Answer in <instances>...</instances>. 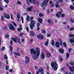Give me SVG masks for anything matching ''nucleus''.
Listing matches in <instances>:
<instances>
[{
  "mask_svg": "<svg viewBox=\"0 0 74 74\" xmlns=\"http://www.w3.org/2000/svg\"><path fill=\"white\" fill-rule=\"evenodd\" d=\"M6 37L7 38H9V35H6Z\"/></svg>",
  "mask_w": 74,
  "mask_h": 74,
  "instance_id": "nucleus-56",
  "label": "nucleus"
},
{
  "mask_svg": "<svg viewBox=\"0 0 74 74\" xmlns=\"http://www.w3.org/2000/svg\"><path fill=\"white\" fill-rule=\"evenodd\" d=\"M69 68L70 70V71H71L72 72H73V71H74V66H72V67H71V66H69Z\"/></svg>",
  "mask_w": 74,
  "mask_h": 74,
  "instance_id": "nucleus-9",
  "label": "nucleus"
},
{
  "mask_svg": "<svg viewBox=\"0 0 74 74\" xmlns=\"http://www.w3.org/2000/svg\"><path fill=\"white\" fill-rule=\"evenodd\" d=\"M23 35V33H21L20 34L19 36H22Z\"/></svg>",
  "mask_w": 74,
  "mask_h": 74,
  "instance_id": "nucleus-46",
  "label": "nucleus"
},
{
  "mask_svg": "<svg viewBox=\"0 0 74 74\" xmlns=\"http://www.w3.org/2000/svg\"><path fill=\"white\" fill-rule=\"evenodd\" d=\"M32 8H33V6H31L30 7H28L27 8V12L30 11H31L32 9Z\"/></svg>",
  "mask_w": 74,
  "mask_h": 74,
  "instance_id": "nucleus-12",
  "label": "nucleus"
},
{
  "mask_svg": "<svg viewBox=\"0 0 74 74\" xmlns=\"http://www.w3.org/2000/svg\"><path fill=\"white\" fill-rule=\"evenodd\" d=\"M9 27L10 30H15V27H14L12 24H9Z\"/></svg>",
  "mask_w": 74,
  "mask_h": 74,
  "instance_id": "nucleus-6",
  "label": "nucleus"
},
{
  "mask_svg": "<svg viewBox=\"0 0 74 74\" xmlns=\"http://www.w3.org/2000/svg\"><path fill=\"white\" fill-rule=\"evenodd\" d=\"M59 13V15H62V13H61V12H58Z\"/></svg>",
  "mask_w": 74,
  "mask_h": 74,
  "instance_id": "nucleus-64",
  "label": "nucleus"
},
{
  "mask_svg": "<svg viewBox=\"0 0 74 74\" xmlns=\"http://www.w3.org/2000/svg\"><path fill=\"white\" fill-rule=\"evenodd\" d=\"M32 2L33 3V4H35V0H34L32 1Z\"/></svg>",
  "mask_w": 74,
  "mask_h": 74,
  "instance_id": "nucleus-57",
  "label": "nucleus"
},
{
  "mask_svg": "<svg viewBox=\"0 0 74 74\" xmlns=\"http://www.w3.org/2000/svg\"><path fill=\"white\" fill-rule=\"evenodd\" d=\"M18 42L20 44H21V42L20 41V39L18 38Z\"/></svg>",
  "mask_w": 74,
  "mask_h": 74,
  "instance_id": "nucleus-42",
  "label": "nucleus"
},
{
  "mask_svg": "<svg viewBox=\"0 0 74 74\" xmlns=\"http://www.w3.org/2000/svg\"><path fill=\"white\" fill-rule=\"evenodd\" d=\"M38 38H40L41 39H44V37L43 35H41V34H40L39 35L37 36Z\"/></svg>",
  "mask_w": 74,
  "mask_h": 74,
  "instance_id": "nucleus-7",
  "label": "nucleus"
},
{
  "mask_svg": "<svg viewBox=\"0 0 74 74\" xmlns=\"http://www.w3.org/2000/svg\"><path fill=\"white\" fill-rule=\"evenodd\" d=\"M48 42H45V46H47V45H48Z\"/></svg>",
  "mask_w": 74,
  "mask_h": 74,
  "instance_id": "nucleus-40",
  "label": "nucleus"
},
{
  "mask_svg": "<svg viewBox=\"0 0 74 74\" xmlns=\"http://www.w3.org/2000/svg\"><path fill=\"white\" fill-rule=\"evenodd\" d=\"M42 33H46L45 31L44 30H43L42 31Z\"/></svg>",
  "mask_w": 74,
  "mask_h": 74,
  "instance_id": "nucleus-50",
  "label": "nucleus"
},
{
  "mask_svg": "<svg viewBox=\"0 0 74 74\" xmlns=\"http://www.w3.org/2000/svg\"><path fill=\"white\" fill-rule=\"evenodd\" d=\"M70 21L72 23H74V21L73 20V18H71L70 19Z\"/></svg>",
  "mask_w": 74,
  "mask_h": 74,
  "instance_id": "nucleus-33",
  "label": "nucleus"
},
{
  "mask_svg": "<svg viewBox=\"0 0 74 74\" xmlns=\"http://www.w3.org/2000/svg\"><path fill=\"white\" fill-rule=\"evenodd\" d=\"M18 39V37H16L15 38H12V39L13 40V41L15 42H17L16 40Z\"/></svg>",
  "mask_w": 74,
  "mask_h": 74,
  "instance_id": "nucleus-11",
  "label": "nucleus"
},
{
  "mask_svg": "<svg viewBox=\"0 0 74 74\" xmlns=\"http://www.w3.org/2000/svg\"><path fill=\"white\" fill-rule=\"evenodd\" d=\"M26 30H27L28 33L29 32V27H26Z\"/></svg>",
  "mask_w": 74,
  "mask_h": 74,
  "instance_id": "nucleus-35",
  "label": "nucleus"
},
{
  "mask_svg": "<svg viewBox=\"0 0 74 74\" xmlns=\"http://www.w3.org/2000/svg\"><path fill=\"white\" fill-rule=\"evenodd\" d=\"M49 1V0H45L44 2H43L41 4V6L43 7V6H46L48 4V2Z\"/></svg>",
  "mask_w": 74,
  "mask_h": 74,
  "instance_id": "nucleus-4",
  "label": "nucleus"
},
{
  "mask_svg": "<svg viewBox=\"0 0 74 74\" xmlns=\"http://www.w3.org/2000/svg\"><path fill=\"white\" fill-rule=\"evenodd\" d=\"M39 16L40 17H42V16H44V14L41 13H39Z\"/></svg>",
  "mask_w": 74,
  "mask_h": 74,
  "instance_id": "nucleus-23",
  "label": "nucleus"
},
{
  "mask_svg": "<svg viewBox=\"0 0 74 74\" xmlns=\"http://www.w3.org/2000/svg\"><path fill=\"white\" fill-rule=\"evenodd\" d=\"M21 19L22 21V23H23V17L21 16Z\"/></svg>",
  "mask_w": 74,
  "mask_h": 74,
  "instance_id": "nucleus-32",
  "label": "nucleus"
},
{
  "mask_svg": "<svg viewBox=\"0 0 74 74\" xmlns=\"http://www.w3.org/2000/svg\"><path fill=\"white\" fill-rule=\"evenodd\" d=\"M18 32H21L22 30V28H18Z\"/></svg>",
  "mask_w": 74,
  "mask_h": 74,
  "instance_id": "nucleus-24",
  "label": "nucleus"
},
{
  "mask_svg": "<svg viewBox=\"0 0 74 74\" xmlns=\"http://www.w3.org/2000/svg\"><path fill=\"white\" fill-rule=\"evenodd\" d=\"M30 18V17L29 16H27V21H29V19Z\"/></svg>",
  "mask_w": 74,
  "mask_h": 74,
  "instance_id": "nucleus-27",
  "label": "nucleus"
},
{
  "mask_svg": "<svg viewBox=\"0 0 74 74\" xmlns=\"http://www.w3.org/2000/svg\"><path fill=\"white\" fill-rule=\"evenodd\" d=\"M8 7V4H6L5 6V8H7Z\"/></svg>",
  "mask_w": 74,
  "mask_h": 74,
  "instance_id": "nucleus-59",
  "label": "nucleus"
},
{
  "mask_svg": "<svg viewBox=\"0 0 74 74\" xmlns=\"http://www.w3.org/2000/svg\"><path fill=\"white\" fill-rule=\"evenodd\" d=\"M18 4L19 5H21V2L20 1H18Z\"/></svg>",
  "mask_w": 74,
  "mask_h": 74,
  "instance_id": "nucleus-49",
  "label": "nucleus"
},
{
  "mask_svg": "<svg viewBox=\"0 0 74 74\" xmlns=\"http://www.w3.org/2000/svg\"><path fill=\"white\" fill-rule=\"evenodd\" d=\"M8 69H9V66H7L6 67V70L7 71L8 70Z\"/></svg>",
  "mask_w": 74,
  "mask_h": 74,
  "instance_id": "nucleus-31",
  "label": "nucleus"
},
{
  "mask_svg": "<svg viewBox=\"0 0 74 74\" xmlns=\"http://www.w3.org/2000/svg\"><path fill=\"white\" fill-rule=\"evenodd\" d=\"M30 41L31 42H33V39H31V40H30Z\"/></svg>",
  "mask_w": 74,
  "mask_h": 74,
  "instance_id": "nucleus-63",
  "label": "nucleus"
},
{
  "mask_svg": "<svg viewBox=\"0 0 74 74\" xmlns=\"http://www.w3.org/2000/svg\"><path fill=\"white\" fill-rule=\"evenodd\" d=\"M38 21L39 22H40L41 23L42 22V19L41 18H38Z\"/></svg>",
  "mask_w": 74,
  "mask_h": 74,
  "instance_id": "nucleus-17",
  "label": "nucleus"
},
{
  "mask_svg": "<svg viewBox=\"0 0 74 74\" xmlns=\"http://www.w3.org/2000/svg\"><path fill=\"white\" fill-rule=\"evenodd\" d=\"M37 26L38 27H39L40 26V23H38L37 24Z\"/></svg>",
  "mask_w": 74,
  "mask_h": 74,
  "instance_id": "nucleus-44",
  "label": "nucleus"
},
{
  "mask_svg": "<svg viewBox=\"0 0 74 74\" xmlns=\"http://www.w3.org/2000/svg\"><path fill=\"white\" fill-rule=\"evenodd\" d=\"M11 19H13V20H14V18H12V14H11Z\"/></svg>",
  "mask_w": 74,
  "mask_h": 74,
  "instance_id": "nucleus-54",
  "label": "nucleus"
},
{
  "mask_svg": "<svg viewBox=\"0 0 74 74\" xmlns=\"http://www.w3.org/2000/svg\"><path fill=\"white\" fill-rule=\"evenodd\" d=\"M39 71L42 74H44V72H43V69L42 68H40L39 69Z\"/></svg>",
  "mask_w": 74,
  "mask_h": 74,
  "instance_id": "nucleus-14",
  "label": "nucleus"
},
{
  "mask_svg": "<svg viewBox=\"0 0 74 74\" xmlns=\"http://www.w3.org/2000/svg\"><path fill=\"white\" fill-rule=\"evenodd\" d=\"M4 49H5V47H2V48L1 49V51H4Z\"/></svg>",
  "mask_w": 74,
  "mask_h": 74,
  "instance_id": "nucleus-48",
  "label": "nucleus"
},
{
  "mask_svg": "<svg viewBox=\"0 0 74 74\" xmlns=\"http://www.w3.org/2000/svg\"><path fill=\"white\" fill-rule=\"evenodd\" d=\"M56 46L57 48L59 47H60V45H59V43L58 42H57L56 43Z\"/></svg>",
  "mask_w": 74,
  "mask_h": 74,
  "instance_id": "nucleus-15",
  "label": "nucleus"
},
{
  "mask_svg": "<svg viewBox=\"0 0 74 74\" xmlns=\"http://www.w3.org/2000/svg\"><path fill=\"white\" fill-rule=\"evenodd\" d=\"M63 44L64 47H66V42H63Z\"/></svg>",
  "mask_w": 74,
  "mask_h": 74,
  "instance_id": "nucleus-37",
  "label": "nucleus"
},
{
  "mask_svg": "<svg viewBox=\"0 0 74 74\" xmlns=\"http://www.w3.org/2000/svg\"><path fill=\"white\" fill-rule=\"evenodd\" d=\"M31 53H33L34 55L33 57L34 59H37L38 57L40 56V48L38 47L36 49V50H34V49H31Z\"/></svg>",
  "mask_w": 74,
  "mask_h": 74,
  "instance_id": "nucleus-1",
  "label": "nucleus"
},
{
  "mask_svg": "<svg viewBox=\"0 0 74 74\" xmlns=\"http://www.w3.org/2000/svg\"><path fill=\"white\" fill-rule=\"evenodd\" d=\"M40 57L41 58H42V59H44L45 58V56L44 55V53H43V52L41 53L40 55Z\"/></svg>",
  "mask_w": 74,
  "mask_h": 74,
  "instance_id": "nucleus-10",
  "label": "nucleus"
},
{
  "mask_svg": "<svg viewBox=\"0 0 74 74\" xmlns=\"http://www.w3.org/2000/svg\"><path fill=\"white\" fill-rule=\"evenodd\" d=\"M30 35L31 36H34V33L33 31H31L29 33Z\"/></svg>",
  "mask_w": 74,
  "mask_h": 74,
  "instance_id": "nucleus-16",
  "label": "nucleus"
},
{
  "mask_svg": "<svg viewBox=\"0 0 74 74\" xmlns=\"http://www.w3.org/2000/svg\"><path fill=\"white\" fill-rule=\"evenodd\" d=\"M56 8H58V7H59V4L58 3L56 4Z\"/></svg>",
  "mask_w": 74,
  "mask_h": 74,
  "instance_id": "nucleus-38",
  "label": "nucleus"
},
{
  "mask_svg": "<svg viewBox=\"0 0 74 74\" xmlns=\"http://www.w3.org/2000/svg\"><path fill=\"white\" fill-rule=\"evenodd\" d=\"M30 18L31 21H32V20H33V17L32 16H31V17Z\"/></svg>",
  "mask_w": 74,
  "mask_h": 74,
  "instance_id": "nucleus-55",
  "label": "nucleus"
},
{
  "mask_svg": "<svg viewBox=\"0 0 74 74\" xmlns=\"http://www.w3.org/2000/svg\"><path fill=\"white\" fill-rule=\"evenodd\" d=\"M4 16L7 19H10V16L8 14H7L6 13H4Z\"/></svg>",
  "mask_w": 74,
  "mask_h": 74,
  "instance_id": "nucleus-8",
  "label": "nucleus"
},
{
  "mask_svg": "<svg viewBox=\"0 0 74 74\" xmlns=\"http://www.w3.org/2000/svg\"><path fill=\"white\" fill-rule=\"evenodd\" d=\"M51 65L52 67L54 70H56L58 67V64L56 62H51Z\"/></svg>",
  "mask_w": 74,
  "mask_h": 74,
  "instance_id": "nucleus-2",
  "label": "nucleus"
},
{
  "mask_svg": "<svg viewBox=\"0 0 74 74\" xmlns=\"http://www.w3.org/2000/svg\"><path fill=\"white\" fill-rule=\"evenodd\" d=\"M17 17L18 19H20V15H19V13H18L17 15Z\"/></svg>",
  "mask_w": 74,
  "mask_h": 74,
  "instance_id": "nucleus-22",
  "label": "nucleus"
},
{
  "mask_svg": "<svg viewBox=\"0 0 74 74\" xmlns=\"http://www.w3.org/2000/svg\"><path fill=\"white\" fill-rule=\"evenodd\" d=\"M9 47H10V51H12V49H13V48L12 47H11V46H9Z\"/></svg>",
  "mask_w": 74,
  "mask_h": 74,
  "instance_id": "nucleus-30",
  "label": "nucleus"
},
{
  "mask_svg": "<svg viewBox=\"0 0 74 74\" xmlns=\"http://www.w3.org/2000/svg\"><path fill=\"white\" fill-rule=\"evenodd\" d=\"M10 45H12V44H13V43H12V41H10Z\"/></svg>",
  "mask_w": 74,
  "mask_h": 74,
  "instance_id": "nucleus-51",
  "label": "nucleus"
},
{
  "mask_svg": "<svg viewBox=\"0 0 74 74\" xmlns=\"http://www.w3.org/2000/svg\"><path fill=\"white\" fill-rule=\"evenodd\" d=\"M4 58L5 60H8V57L5 55L4 56Z\"/></svg>",
  "mask_w": 74,
  "mask_h": 74,
  "instance_id": "nucleus-21",
  "label": "nucleus"
},
{
  "mask_svg": "<svg viewBox=\"0 0 74 74\" xmlns=\"http://www.w3.org/2000/svg\"><path fill=\"white\" fill-rule=\"evenodd\" d=\"M47 56L48 58H49L51 56V54L50 53H48L47 54Z\"/></svg>",
  "mask_w": 74,
  "mask_h": 74,
  "instance_id": "nucleus-18",
  "label": "nucleus"
},
{
  "mask_svg": "<svg viewBox=\"0 0 74 74\" xmlns=\"http://www.w3.org/2000/svg\"><path fill=\"white\" fill-rule=\"evenodd\" d=\"M36 22L34 20H32L31 22V24H29V27L31 30H33L34 27L35 26Z\"/></svg>",
  "mask_w": 74,
  "mask_h": 74,
  "instance_id": "nucleus-3",
  "label": "nucleus"
},
{
  "mask_svg": "<svg viewBox=\"0 0 74 74\" xmlns=\"http://www.w3.org/2000/svg\"><path fill=\"white\" fill-rule=\"evenodd\" d=\"M4 1L7 4H8V3H9V0H4Z\"/></svg>",
  "mask_w": 74,
  "mask_h": 74,
  "instance_id": "nucleus-28",
  "label": "nucleus"
},
{
  "mask_svg": "<svg viewBox=\"0 0 74 74\" xmlns=\"http://www.w3.org/2000/svg\"><path fill=\"white\" fill-rule=\"evenodd\" d=\"M59 51L60 53H63L64 52V50H63V49L60 48L59 49Z\"/></svg>",
  "mask_w": 74,
  "mask_h": 74,
  "instance_id": "nucleus-13",
  "label": "nucleus"
},
{
  "mask_svg": "<svg viewBox=\"0 0 74 74\" xmlns=\"http://www.w3.org/2000/svg\"><path fill=\"white\" fill-rule=\"evenodd\" d=\"M37 30H40V27H38L37 28Z\"/></svg>",
  "mask_w": 74,
  "mask_h": 74,
  "instance_id": "nucleus-61",
  "label": "nucleus"
},
{
  "mask_svg": "<svg viewBox=\"0 0 74 74\" xmlns=\"http://www.w3.org/2000/svg\"><path fill=\"white\" fill-rule=\"evenodd\" d=\"M67 28L68 29H70V26H69V25H67Z\"/></svg>",
  "mask_w": 74,
  "mask_h": 74,
  "instance_id": "nucleus-58",
  "label": "nucleus"
},
{
  "mask_svg": "<svg viewBox=\"0 0 74 74\" xmlns=\"http://www.w3.org/2000/svg\"><path fill=\"white\" fill-rule=\"evenodd\" d=\"M48 22L49 23H51V22H52V20H51L49 19L48 20Z\"/></svg>",
  "mask_w": 74,
  "mask_h": 74,
  "instance_id": "nucleus-34",
  "label": "nucleus"
},
{
  "mask_svg": "<svg viewBox=\"0 0 74 74\" xmlns=\"http://www.w3.org/2000/svg\"><path fill=\"white\" fill-rule=\"evenodd\" d=\"M72 50V49L70 48L69 49V53H70V52H71V51Z\"/></svg>",
  "mask_w": 74,
  "mask_h": 74,
  "instance_id": "nucleus-47",
  "label": "nucleus"
},
{
  "mask_svg": "<svg viewBox=\"0 0 74 74\" xmlns=\"http://www.w3.org/2000/svg\"><path fill=\"white\" fill-rule=\"evenodd\" d=\"M74 29V28H71L70 29V30H71V31H72V30H73Z\"/></svg>",
  "mask_w": 74,
  "mask_h": 74,
  "instance_id": "nucleus-45",
  "label": "nucleus"
},
{
  "mask_svg": "<svg viewBox=\"0 0 74 74\" xmlns=\"http://www.w3.org/2000/svg\"><path fill=\"white\" fill-rule=\"evenodd\" d=\"M12 23H13V25H14V26H15L16 27L17 26V25L15 23L13 22Z\"/></svg>",
  "mask_w": 74,
  "mask_h": 74,
  "instance_id": "nucleus-36",
  "label": "nucleus"
},
{
  "mask_svg": "<svg viewBox=\"0 0 74 74\" xmlns=\"http://www.w3.org/2000/svg\"><path fill=\"white\" fill-rule=\"evenodd\" d=\"M3 16H1V21H3Z\"/></svg>",
  "mask_w": 74,
  "mask_h": 74,
  "instance_id": "nucleus-62",
  "label": "nucleus"
},
{
  "mask_svg": "<svg viewBox=\"0 0 74 74\" xmlns=\"http://www.w3.org/2000/svg\"><path fill=\"white\" fill-rule=\"evenodd\" d=\"M25 40V39H24V38H23L22 39V42H24V41Z\"/></svg>",
  "mask_w": 74,
  "mask_h": 74,
  "instance_id": "nucleus-60",
  "label": "nucleus"
},
{
  "mask_svg": "<svg viewBox=\"0 0 74 74\" xmlns=\"http://www.w3.org/2000/svg\"><path fill=\"white\" fill-rule=\"evenodd\" d=\"M25 63L26 64H27L29 63V62H30V58L29 57H27V56L25 57Z\"/></svg>",
  "mask_w": 74,
  "mask_h": 74,
  "instance_id": "nucleus-5",
  "label": "nucleus"
},
{
  "mask_svg": "<svg viewBox=\"0 0 74 74\" xmlns=\"http://www.w3.org/2000/svg\"><path fill=\"white\" fill-rule=\"evenodd\" d=\"M51 44L52 45H53V46H54V45H55V42H54V41H53V40H51Z\"/></svg>",
  "mask_w": 74,
  "mask_h": 74,
  "instance_id": "nucleus-19",
  "label": "nucleus"
},
{
  "mask_svg": "<svg viewBox=\"0 0 74 74\" xmlns=\"http://www.w3.org/2000/svg\"><path fill=\"white\" fill-rule=\"evenodd\" d=\"M70 8L72 10H74V6L73 7V5H71V6H70Z\"/></svg>",
  "mask_w": 74,
  "mask_h": 74,
  "instance_id": "nucleus-29",
  "label": "nucleus"
},
{
  "mask_svg": "<svg viewBox=\"0 0 74 74\" xmlns=\"http://www.w3.org/2000/svg\"><path fill=\"white\" fill-rule=\"evenodd\" d=\"M69 37H74V35L73 34H69Z\"/></svg>",
  "mask_w": 74,
  "mask_h": 74,
  "instance_id": "nucleus-25",
  "label": "nucleus"
},
{
  "mask_svg": "<svg viewBox=\"0 0 74 74\" xmlns=\"http://www.w3.org/2000/svg\"><path fill=\"white\" fill-rule=\"evenodd\" d=\"M9 71L10 73H12V71H13V69H10L9 70Z\"/></svg>",
  "mask_w": 74,
  "mask_h": 74,
  "instance_id": "nucleus-41",
  "label": "nucleus"
},
{
  "mask_svg": "<svg viewBox=\"0 0 74 74\" xmlns=\"http://www.w3.org/2000/svg\"><path fill=\"white\" fill-rule=\"evenodd\" d=\"M63 1V0H59V1L57 2V3H59V2H62Z\"/></svg>",
  "mask_w": 74,
  "mask_h": 74,
  "instance_id": "nucleus-43",
  "label": "nucleus"
},
{
  "mask_svg": "<svg viewBox=\"0 0 74 74\" xmlns=\"http://www.w3.org/2000/svg\"><path fill=\"white\" fill-rule=\"evenodd\" d=\"M14 54H15L16 55H17L18 56H21V54H20V53H18L15 52L14 53Z\"/></svg>",
  "mask_w": 74,
  "mask_h": 74,
  "instance_id": "nucleus-20",
  "label": "nucleus"
},
{
  "mask_svg": "<svg viewBox=\"0 0 74 74\" xmlns=\"http://www.w3.org/2000/svg\"><path fill=\"white\" fill-rule=\"evenodd\" d=\"M69 56H70V55H69V53L67 52L66 53V58L68 59Z\"/></svg>",
  "mask_w": 74,
  "mask_h": 74,
  "instance_id": "nucleus-26",
  "label": "nucleus"
},
{
  "mask_svg": "<svg viewBox=\"0 0 74 74\" xmlns=\"http://www.w3.org/2000/svg\"><path fill=\"white\" fill-rule=\"evenodd\" d=\"M51 36V35L50 34H47V37H50V36Z\"/></svg>",
  "mask_w": 74,
  "mask_h": 74,
  "instance_id": "nucleus-52",
  "label": "nucleus"
},
{
  "mask_svg": "<svg viewBox=\"0 0 74 74\" xmlns=\"http://www.w3.org/2000/svg\"><path fill=\"white\" fill-rule=\"evenodd\" d=\"M56 17H57V18H60V17L59 16L58 13L56 14Z\"/></svg>",
  "mask_w": 74,
  "mask_h": 74,
  "instance_id": "nucleus-39",
  "label": "nucleus"
},
{
  "mask_svg": "<svg viewBox=\"0 0 74 74\" xmlns=\"http://www.w3.org/2000/svg\"><path fill=\"white\" fill-rule=\"evenodd\" d=\"M65 15L64 14H62L61 15V17H64Z\"/></svg>",
  "mask_w": 74,
  "mask_h": 74,
  "instance_id": "nucleus-53",
  "label": "nucleus"
}]
</instances>
